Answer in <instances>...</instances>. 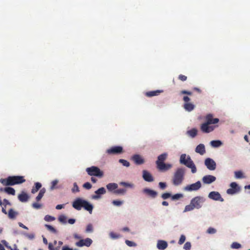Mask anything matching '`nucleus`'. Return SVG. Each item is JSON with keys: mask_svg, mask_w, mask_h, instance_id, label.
<instances>
[{"mask_svg": "<svg viewBox=\"0 0 250 250\" xmlns=\"http://www.w3.org/2000/svg\"><path fill=\"white\" fill-rule=\"evenodd\" d=\"M25 181L23 176H10L6 179H0V182L4 186H9L23 183Z\"/></svg>", "mask_w": 250, "mask_h": 250, "instance_id": "2", "label": "nucleus"}, {"mask_svg": "<svg viewBox=\"0 0 250 250\" xmlns=\"http://www.w3.org/2000/svg\"><path fill=\"white\" fill-rule=\"evenodd\" d=\"M216 178L211 175H206L202 177V180L204 184L209 185L215 181Z\"/></svg>", "mask_w": 250, "mask_h": 250, "instance_id": "15", "label": "nucleus"}, {"mask_svg": "<svg viewBox=\"0 0 250 250\" xmlns=\"http://www.w3.org/2000/svg\"><path fill=\"white\" fill-rule=\"evenodd\" d=\"M41 187H42L41 183H40L39 182H36L35 183V186L32 188V189L31 190V192L33 194L35 193L36 192H37L39 190V189Z\"/></svg>", "mask_w": 250, "mask_h": 250, "instance_id": "35", "label": "nucleus"}, {"mask_svg": "<svg viewBox=\"0 0 250 250\" xmlns=\"http://www.w3.org/2000/svg\"><path fill=\"white\" fill-rule=\"evenodd\" d=\"M131 160L134 162L136 165H140L145 163V160L139 154H136L131 157Z\"/></svg>", "mask_w": 250, "mask_h": 250, "instance_id": "17", "label": "nucleus"}, {"mask_svg": "<svg viewBox=\"0 0 250 250\" xmlns=\"http://www.w3.org/2000/svg\"><path fill=\"white\" fill-rule=\"evenodd\" d=\"M83 187L87 189H90L92 188V185L89 182H86L83 185Z\"/></svg>", "mask_w": 250, "mask_h": 250, "instance_id": "56", "label": "nucleus"}, {"mask_svg": "<svg viewBox=\"0 0 250 250\" xmlns=\"http://www.w3.org/2000/svg\"><path fill=\"white\" fill-rule=\"evenodd\" d=\"M187 77L186 76H184V75H180L179 76V79L182 81H185L187 80Z\"/></svg>", "mask_w": 250, "mask_h": 250, "instance_id": "61", "label": "nucleus"}, {"mask_svg": "<svg viewBox=\"0 0 250 250\" xmlns=\"http://www.w3.org/2000/svg\"><path fill=\"white\" fill-rule=\"evenodd\" d=\"M162 90H160L148 91L146 93V95L149 97H153L158 95L160 93L162 92Z\"/></svg>", "mask_w": 250, "mask_h": 250, "instance_id": "31", "label": "nucleus"}, {"mask_svg": "<svg viewBox=\"0 0 250 250\" xmlns=\"http://www.w3.org/2000/svg\"><path fill=\"white\" fill-rule=\"evenodd\" d=\"M186 169L184 167H178L174 173L172 183L174 186L181 185L184 180Z\"/></svg>", "mask_w": 250, "mask_h": 250, "instance_id": "3", "label": "nucleus"}, {"mask_svg": "<svg viewBox=\"0 0 250 250\" xmlns=\"http://www.w3.org/2000/svg\"><path fill=\"white\" fill-rule=\"evenodd\" d=\"M181 93L182 94H187L188 95H190L192 94V93L191 92L187 91V90H185L181 91Z\"/></svg>", "mask_w": 250, "mask_h": 250, "instance_id": "62", "label": "nucleus"}, {"mask_svg": "<svg viewBox=\"0 0 250 250\" xmlns=\"http://www.w3.org/2000/svg\"><path fill=\"white\" fill-rule=\"evenodd\" d=\"M172 195L170 192H165L161 195V197L164 200L167 199L168 198L171 197V198Z\"/></svg>", "mask_w": 250, "mask_h": 250, "instance_id": "46", "label": "nucleus"}, {"mask_svg": "<svg viewBox=\"0 0 250 250\" xmlns=\"http://www.w3.org/2000/svg\"><path fill=\"white\" fill-rule=\"evenodd\" d=\"M195 208L192 205V204L190 203V204L186 206L185 209L183 211L184 212L190 211L193 210Z\"/></svg>", "mask_w": 250, "mask_h": 250, "instance_id": "42", "label": "nucleus"}, {"mask_svg": "<svg viewBox=\"0 0 250 250\" xmlns=\"http://www.w3.org/2000/svg\"><path fill=\"white\" fill-rule=\"evenodd\" d=\"M94 232L93 226L91 223L88 224L85 229V232L86 233H92Z\"/></svg>", "mask_w": 250, "mask_h": 250, "instance_id": "34", "label": "nucleus"}, {"mask_svg": "<svg viewBox=\"0 0 250 250\" xmlns=\"http://www.w3.org/2000/svg\"><path fill=\"white\" fill-rule=\"evenodd\" d=\"M168 156V154L167 152H164L159 155L157 157V160L156 161V166H158L160 164L164 163L165 161L166 160Z\"/></svg>", "mask_w": 250, "mask_h": 250, "instance_id": "19", "label": "nucleus"}, {"mask_svg": "<svg viewBox=\"0 0 250 250\" xmlns=\"http://www.w3.org/2000/svg\"><path fill=\"white\" fill-rule=\"evenodd\" d=\"M216 125H209V121L205 122L201 125L200 128L202 131L204 133H208L213 131L216 127Z\"/></svg>", "mask_w": 250, "mask_h": 250, "instance_id": "8", "label": "nucleus"}, {"mask_svg": "<svg viewBox=\"0 0 250 250\" xmlns=\"http://www.w3.org/2000/svg\"><path fill=\"white\" fill-rule=\"evenodd\" d=\"M119 185L120 186H123L124 187L132 188L134 187V185L133 184L126 182H121L119 183Z\"/></svg>", "mask_w": 250, "mask_h": 250, "instance_id": "38", "label": "nucleus"}, {"mask_svg": "<svg viewBox=\"0 0 250 250\" xmlns=\"http://www.w3.org/2000/svg\"><path fill=\"white\" fill-rule=\"evenodd\" d=\"M142 192L144 194L152 198H155L158 195L157 191L148 188H143Z\"/></svg>", "mask_w": 250, "mask_h": 250, "instance_id": "14", "label": "nucleus"}, {"mask_svg": "<svg viewBox=\"0 0 250 250\" xmlns=\"http://www.w3.org/2000/svg\"><path fill=\"white\" fill-rule=\"evenodd\" d=\"M229 186L230 188L227 190V193L228 194L234 195L239 192L241 190L240 187L236 182H231Z\"/></svg>", "mask_w": 250, "mask_h": 250, "instance_id": "7", "label": "nucleus"}, {"mask_svg": "<svg viewBox=\"0 0 250 250\" xmlns=\"http://www.w3.org/2000/svg\"><path fill=\"white\" fill-rule=\"evenodd\" d=\"M42 197H43V195L42 194H40V193H39V194L38 195V196L36 198V201L37 202L40 201L41 200V199L42 198Z\"/></svg>", "mask_w": 250, "mask_h": 250, "instance_id": "64", "label": "nucleus"}, {"mask_svg": "<svg viewBox=\"0 0 250 250\" xmlns=\"http://www.w3.org/2000/svg\"><path fill=\"white\" fill-rule=\"evenodd\" d=\"M119 162L122 164L125 167H129L130 166V163L127 160L121 159H119Z\"/></svg>", "mask_w": 250, "mask_h": 250, "instance_id": "44", "label": "nucleus"}, {"mask_svg": "<svg viewBox=\"0 0 250 250\" xmlns=\"http://www.w3.org/2000/svg\"><path fill=\"white\" fill-rule=\"evenodd\" d=\"M209 122V125L216 124L219 121L218 118H213V115L211 114H208L206 116V122Z\"/></svg>", "mask_w": 250, "mask_h": 250, "instance_id": "21", "label": "nucleus"}, {"mask_svg": "<svg viewBox=\"0 0 250 250\" xmlns=\"http://www.w3.org/2000/svg\"><path fill=\"white\" fill-rule=\"evenodd\" d=\"M1 242L7 248V249H10L11 247L9 245V244L8 243L4 240H1Z\"/></svg>", "mask_w": 250, "mask_h": 250, "instance_id": "58", "label": "nucleus"}, {"mask_svg": "<svg viewBox=\"0 0 250 250\" xmlns=\"http://www.w3.org/2000/svg\"><path fill=\"white\" fill-rule=\"evenodd\" d=\"M92 242L93 241L91 238H86L84 239H80L75 243V245L79 247H83V246L89 247L91 245Z\"/></svg>", "mask_w": 250, "mask_h": 250, "instance_id": "11", "label": "nucleus"}, {"mask_svg": "<svg viewBox=\"0 0 250 250\" xmlns=\"http://www.w3.org/2000/svg\"><path fill=\"white\" fill-rule=\"evenodd\" d=\"M123 203L124 202H123V201L118 200H113L112 202V204L114 206H115L116 207H120V206H121V205H123Z\"/></svg>", "mask_w": 250, "mask_h": 250, "instance_id": "45", "label": "nucleus"}, {"mask_svg": "<svg viewBox=\"0 0 250 250\" xmlns=\"http://www.w3.org/2000/svg\"><path fill=\"white\" fill-rule=\"evenodd\" d=\"M3 191L8 194L14 195L15 194V190L11 187H6L3 188Z\"/></svg>", "mask_w": 250, "mask_h": 250, "instance_id": "33", "label": "nucleus"}, {"mask_svg": "<svg viewBox=\"0 0 250 250\" xmlns=\"http://www.w3.org/2000/svg\"><path fill=\"white\" fill-rule=\"evenodd\" d=\"M73 207L78 210H80L83 208L91 214L93 209V206L87 201L81 198L76 199L72 204Z\"/></svg>", "mask_w": 250, "mask_h": 250, "instance_id": "1", "label": "nucleus"}, {"mask_svg": "<svg viewBox=\"0 0 250 250\" xmlns=\"http://www.w3.org/2000/svg\"><path fill=\"white\" fill-rule=\"evenodd\" d=\"M59 182V181L57 179H56L55 180H53V181H52L51 182V186L50 187V189L51 190H54L56 188H55V186L56 185H57V184Z\"/></svg>", "mask_w": 250, "mask_h": 250, "instance_id": "49", "label": "nucleus"}, {"mask_svg": "<svg viewBox=\"0 0 250 250\" xmlns=\"http://www.w3.org/2000/svg\"><path fill=\"white\" fill-rule=\"evenodd\" d=\"M44 219L45 221L51 222V221H54L55 219V218L53 216H50L49 215H46L44 216Z\"/></svg>", "mask_w": 250, "mask_h": 250, "instance_id": "48", "label": "nucleus"}, {"mask_svg": "<svg viewBox=\"0 0 250 250\" xmlns=\"http://www.w3.org/2000/svg\"><path fill=\"white\" fill-rule=\"evenodd\" d=\"M168 247V244L165 240H159L157 243V248L160 250H164Z\"/></svg>", "mask_w": 250, "mask_h": 250, "instance_id": "20", "label": "nucleus"}, {"mask_svg": "<svg viewBox=\"0 0 250 250\" xmlns=\"http://www.w3.org/2000/svg\"><path fill=\"white\" fill-rule=\"evenodd\" d=\"M202 187L201 183L198 181L195 183L188 185L184 188V190L186 191L192 192L198 190Z\"/></svg>", "mask_w": 250, "mask_h": 250, "instance_id": "6", "label": "nucleus"}, {"mask_svg": "<svg viewBox=\"0 0 250 250\" xmlns=\"http://www.w3.org/2000/svg\"><path fill=\"white\" fill-rule=\"evenodd\" d=\"M208 198L216 201H220L223 202L224 199L222 197L220 193L218 191H212L210 192L208 194Z\"/></svg>", "mask_w": 250, "mask_h": 250, "instance_id": "9", "label": "nucleus"}, {"mask_svg": "<svg viewBox=\"0 0 250 250\" xmlns=\"http://www.w3.org/2000/svg\"><path fill=\"white\" fill-rule=\"evenodd\" d=\"M87 174L91 176H96L102 178L104 176V172L98 167L92 166L86 168Z\"/></svg>", "mask_w": 250, "mask_h": 250, "instance_id": "4", "label": "nucleus"}, {"mask_svg": "<svg viewBox=\"0 0 250 250\" xmlns=\"http://www.w3.org/2000/svg\"><path fill=\"white\" fill-rule=\"evenodd\" d=\"M142 177L143 179L148 182H152L154 181V178L149 172L146 170H143L142 171Z\"/></svg>", "mask_w": 250, "mask_h": 250, "instance_id": "18", "label": "nucleus"}, {"mask_svg": "<svg viewBox=\"0 0 250 250\" xmlns=\"http://www.w3.org/2000/svg\"><path fill=\"white\" fill-rule=\"evenodd\" d=\"M108 236L109 238L112 240L118 239L122 237V235L120 234L112 231L109 232Z\"/></svg>", "mask_w": 250, "mask_h": 250, "instance_id": "27", "label": "nucleus"}, {"mask_svg": "<svg viewBox=\"0 0 250 250\" xmlns=\"http://www.w3.org/2000/svg\"><path fill=\"white\" fill-rule=\"evenodd\" d=\"M42 205L37 203H33L32 205V207L35 209H38L41 208Z\"/></svg>", "mask_w": 250, "mask_h": 250, "instance_id": "55", "label": "nucleus"}, {"mask_svg": "<svg viewBox=\"0 0 250 250\" xmlns=\"http://www.w3.org/2000/svg\"><path fill=\"white\" fill-rule=\"evenodd\" d=\"M29 240H33L35 238V234L34 233H28L26 237Z\"/></svg>", "mask_w": 250, "mask_h": 250, "instance_id": "59", "label": "nucleus"}, {"mask_svg": "<svg viewBox=\"0 0 250 250\" xmlns=\"http://www.w3.org/2000/svg\"><path fill=\"white\" fill-rule=\"evenodd\" d=\"M59 221L62 224H66L67 217L64 215H61L58 218Z\"/></svg>", "mask_w": 250, "mask_h": 250, "instance_id": "40", "label": "nucleus"}, {"mask_svg": "<svg viewBox=\"0 0 250 250\" xmlns=\"http://www.w3.org/2000/svg\"><path fill=\"white\" fill-rule=\"evenodd\" d=\"M186 240V236L182 234L181 235L180 237V239H179V240L178 241V244L179 245H182V244H183L185 241Z\"/></svg>", "mask_w": 250, "mask_h": 250, "instance_id": "52", "label": "nucleus"}, {"mask_svg": "<svg viewBox=\"0 0 250 250\" xmlns=\"http://www.w3.org/2000/svg\"><path fill=\"white\" fill-rule=\"evenodd\" d=\"M205 165L209 170H214L216 168V163L212 158H207L204 161Z\"/></svg>", "mask_w": 250, "mask_h": 250, "instance_id": "10", "label": "nucleus"}, {"mask_svg": "<svg viewBox=\"0 0 250 250\" xmlns=\"http://www.w3.org/2000/svg\"><path fill=\"white\" fill-rule=\"evenodd\" d=\"M193 161L189 155H187L186 154H182L181 155L179 159V163L181 165H183L186 167L189 165L190 162Z\"/></svg>", "mask_w": 250, "mask_h": 250, "instance_id": "12", "label": "nucleus"}, {"mask_svg": "<svg viewBox=\"0 0 250 250\" xmlns=\"http://www.w3.org/2000/svg\"><path fill=\"white\" fill-rule=\"evenodd\" d=\"M198 130L195 128H192L190 130H188L186 134L192 138H194L197 135Z\"/></svg>", "mask_w": 250, "mask_h": 250, "instance_id": "29", "label": "nucleus"}, {"mask_svg": "<svg viewBox=\"0 0 250 250\" xmlns=\"http://www.w3.org/2000/svg\"><path fill=\"white\" fill-rule=\"evenodd\" d=\"M18 198L21 202L25 203L27 202L29 198V196L27 193L24 191H22L21 194H19Z\"/></svg>", "mask_w": 250, "mask_h": 250, "instance_id": "24", "label": "nucleus"}, {"mask_svg": "<svg viewBox=\"0 0 250 250\" xmlns=\"http://www.w3.org/2000/svg\"><path fill=\"white\" fill-rule=\"evenodd\" d=\"M62 250H73V249L69 247L68 245H64L62 247Z\"/></svg>", "mask_w": 250, "mask_h": 250, "instance_id": "60", "label": "nucleus"}, {"mask_svg": "<svg viewBox=\"0 0 250 250\" xmlns=\"http://www.w3.org/2000/svg\"><path fill=\"white\" fill-rule=\"evenodd\" d=\"M184 107L186 111L190 112L194 109L195 106L191 103H187L184 104Z\"/></svg>", "mask_w": 250, "mask_h": 250, "instance_id": "30", "label": "nucleus"}, {"mask_svg": "<svg viewBox=\"0 0 250 250\" xmlns=\"http://www.w3.org/2000/svg\"><path fill=\"white\" fill-rule=\"evenodd\" d=\"M242 247V245L236 242H233L230 246V248L233 249H239Z\"/></svg>", "mask_w": 250, "mask_h": 250, "instance_id": "41", "label": "nucleus"}, {"mask_svg": "<svg viewBox=\"0 0 250 250\" xmlns=\"http://www.w3.org/2000/svg\"><path fill=\"white\" fill-rule=\"evenodd\" d=\"M106 193V189L104 187L98 188L95 191V194L92 195L91 197L94 200H99L102 198V195Z\"/></svg>", "mask_w": 250, "mask_h": 250, "instance_id": "13", "label": "nucleus"}, {"mask_svg": "<svg viewBox=\"0 0 250 250\" xmlns=\"http://www.w3.org/2000/svg\"><path fill=\"white\" fill-rule=\"evenodd\" d=\"M183 197V194L182 193H176L171 196V200L173 201H176L179 200L180 198Z\"/></svg>", "mask_w": 250, "mask_h": 250, "instance_id": "39", "label": "nucleus"}, {"mask_svg": "<svg viewBox=\"0 0 250 250\" xmlns=\"http://www.w3.org/2000/svg\"><path fill=\"white\" fill-rule=\"evenodd\" d=\"M123 149L121 146H114L106 150L108 154H120L123 152Z\"/></svg>", "mask_w": 250, "mask_h": 250, "instance_id": "16", "label": "nucleus"}, {"mask_svg": "<svg viewBox=\"0 0 250 250\" xmlns=\"http://www.w3.org/2000/svg\"><path fill=\"white\" fill-rule=\"evenodd\" d=\"M48 249L49 250H59V247L55 248L54 247V245L52 243H49L48 244Z\"/></svg>", "mask_w": 250, "mask_h": 250, "instance_id": "53", "label": "nucleus"}, {"mask_svg": "<svg viewBox=\"0 0 250 250\" xmlns=\"http://www.w3.org/2000/svg\"><path fill=\"white\" fill-rule=\"evenodd\" d=\"M106 187L108 191L112 192L114 193V191L118 188V185L115 183H110L106 185Z\"/></svg>", "mask_w": 250, "mask_h": 250, "instance_id": "25", "label": "nucleus"}, {"mask_svg": "<svg viewBox=\"0 0 250 250\" xmlns=\"http://www.w3.org/2000/svg\"><path fill=\"white\" fill-rule=\"evenodd\" d=\"M172 167V165L169 163L160 164L157 166V168L160 171H166L170 169Z\"/></svg>", "mask_w": 250, "mask_h": 250, "instance_id": "22", "label": "nucleus"}, {"mask_svg": "<svg viewBox=\"0 0 250 250\" xmlns=\"http://www.w3.org/2000/svg\"><path fill=\"white\" fill-rule=\"evenodd\" d=\"M125 243L126 245L130 247H135L137 246V244L136 243L128 240H126L125 241Z\"/></svg>", "mask_w": 250, "mask_h": 250, "instance_id": "43", "label": "nucleus"}, {"mask_svg": "<svg viewBox=\"0 0 250 250\" xmlns=\"http://www.w3.org/2000/svg\"><path fill=\"white\" fill-rule=\"evenodd\" d=\"M191 243L189 242H187L184 246V249L185 250H189L191 249Z\"/></svg>", "mask_w": 250, "mask_h": 250, "instance_id": "54", "label": "nucleus"}, {"mask_svg": "<svg viewBox=\"0 0 250 250\" xmlns=\"http://www.w3.org/2000/svg\"><path fill=\"white\" fill-rule=\"evenodd\" d=\"M159 187L162 189H164L167 187V184L165 182H159Z\"/></svg>", "mask_w": 250, "mask_h": 250, "instance_id": "57", "label": "nucleus"}, {"mask_svg": "<svg viewBox=\"0 0 250 250\" xmlns=\"http://www.w3.org/2000/svg\"><path fill=\"white\" fill-rule=\"evenodd\" d=\"M195 151L201 155H203L206 153L205 145L203 144H200L196 147Z\"/></svg>", "mask_w": 250, "mask_h": 250, "instance_id": "23", "label": "nucleus"}, {"mask_svg": "<svg viewBox=\"0 0 250 250\" xmlns=\"http://www.w3.org/2000/svg\"><path fill=\"white\" fill-rule=\"evenodd\" d=\"M209 144L213 148H218L223 145V143L219 140H216L210 141Z\"/></svg>", "mask_w": 250, "mask_h": 250, "instance_id": "26", "label": "nucleus"}, {"mask_svg": "<svg viewBox=\"0 0 250 250\" xmlns=\"http://www.w3.org/2000/svg\"><path fill=\"white\" fill-rule=\"evenodd\" d=\"M190 163L189 165H188V166L187 167L191 169V172L192 173H195L197 172V168L194 164L193 161L190 162Z\"/></svg>", "mask_w": 250, "mask_h": 250, "instance_id": "36", "label": "nucleus"}, {"mask_svg": "<svg viewBox=\"0 0 250 250\" xmlns=\"http://www.w3.org/2000/svg\"><path fill=\"white\" fill-rule=\"evenodd\" d=\"M18 214L17 211H15L13 208H10L8 212V216L9 219L14 220Z\"/></svg>", "mask_w": 250, "mask_h": 250, "instance_id": "28", "label": "nucleus"}, {"mask_svg": "<svg viewBox=\"0 0 250 250\" xmlns=\"http://www.w3.org/2000/svg\"><path fill=\"white\" fill-rule=\"evenodd\" d=\"M76 222V220L73 218H70L68 220V223L71 225L74 224Z\"/></svg>", "mask_w": 250, "mask_h": 250, "instance_id": "63", "label": "nucleus"}, {"mask_svg": "<svg viewBox=\"0 0 250 250\" xmlns=\"http://www.w3.org/2000/svg\"><path fill=\"white\" fill-rule=\"evenodd\" d=\"M205 199L202 196H196L192 198L190 201V203L195 208L200 209L202 206V204L205 202Z\"/></svg>", "mask_w": 250, "mask_h": 250, "instance_id": "5", "label": "nucleus"}, {"mask_svg": "<svg viewBox=\"0 0 250 250\" xmlns=\"http://www.w3.org/2000/svg\"><path fill=\"white\" fill-rule=\"evenodd\" d=\"M234 177L236 179H241L245 178V176L244 175L243 172L241 170L235 171H234Z\"/></svg>", "mask_w": 250, "mask_h": 250, "instance_id": "32", "label": "nucleus"}, {"mask_svg": "<svg viewBox=\"0 0 250 250\" xmlns=\"http://www.w3.org/2000/svg\"><path fill=\"white\" fill-rule=\"evenodd\" d=\"M126 192V190L125 188H120L114 191V193L117 195H124Z\"/></svg>", "mask_w": 250, "mask_h": 250, "instance_id": "37", "label": "nucleus"}, {"mask_svg": "<svg viewBox=\"0 0 250 250\" xmlns=\"http://www.w3.org/2000/svg\"><path fill=\"white\" fill-rule=\"evenodd\" d=\"M45 227L48 230L51 231L52 232L54 233H56V232H57L56 229L52 226L47 225V224H45Z\"/></svg>", "mask_w": 250, "mask_h": 250, "instance_id": "47", "label": "nucleus"}, {"mask_svg": "<svg viewBox=\"0 0 250 250\" xmlns=\"http://www.w3.org/2000/svg\"><path fill=\"white\" fill-rule=\"evenodd\" d=\"M79 188L76 183L73 184V188H72V192L73 193L79 192Z\"/></svg>", "mask_w": 250, "mask_h": 250, "instance_id": "51", "label": "nucleus"}, {"mask_svg": "<svg viewBox=\"0 0 250 250\" xmlns=\"http://www.w3.org/2000/svg\"><path fill=\"white\" fill-rule=\"evenodd\" d=\"M207 232L208 234H215L217 232V230L215 229H214L213 228L209 227L207 229Z\"/></svg>", "mask_w": 250, "mask_h": 250, "instance_id": "50", "label": "nucleus"}]
</instances>
